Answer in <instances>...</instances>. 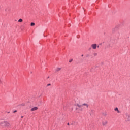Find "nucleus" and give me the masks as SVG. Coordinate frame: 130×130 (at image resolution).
I'll return each instance as SVG.
<instances>
[{
    "mask_svg": "<svg viewBox=\"0 0 130 130\" xmlns=\"http://www.w3.org/2000/svg\"><path fill=\"white\" fill-rule=\"evenodd\" d=\"M61 68L58 67L56 69V72H59V71H61Z\"/></svg>",
    "mask_w": 130,
    "mask_h": 130,
    "instance_id": "8",
    "label": "nucleus"
},
{
    "mask_svg": "<svg viewBox=\"0 0 130 130\" xmlns=\"http://www.w3.org/2000/svg\"><path fill=\"white\" fill-rule=\"evenodd\" d=\"M11 125L10 122L4 120L0 122V126L3 127V128H9Z\"/></svg>",
    "mask_w": 130,
    "mask_h": 130,
    "instance_id": "1",
    "label": "nucleus"
},
{
    "mask_svg": "<svg viewBox=\"0 0 130 130\" xmlns=\"http://www.w3.org/2000/svg\"><path fill=\"white\" fill-rule=\"evenodd\" d=\"M114 110H115V111H117V113H120V111L119 110H118V108H115Z\"/></svg>",
    "mask_w": 130,
    "mask_h": 130,
    "instance_id": "7",
    "label": "nucleus"
},
{
    "mask_svg": "<svg viewBox=\"0 0 130 130\" xmlns=\"http://www.w3.org/2000/svg\"><path fill=\"white\" fill-rule=\"evenodd\" d=\"M23 117H24V116H21V118H23Z\"/></svg>",
    "mask_w": 130,
    "mask_h": 130,
    "instance_id": "17",
    "label": "nucleus"
},
{
    "mask_svg": "<svg viewBox=\"0 0 130 130\" xmlns=\"http://www.w3.org/2000/svg\"><path fill=\"white\" fill-rule=\"evenodd\" d=\"M124 118L125 119L126 121H130V115L128 113H125Z\"/></svg>",
    "mask_w": 130,
    "mask_h": 130,
    "instance_id": "3",
    "label": "nucleus"
},
{
    "mask_svg": "<svg viewBox=\"0 0 130 130\" xmlns=\"http://www.w3.org/2000/svg\"><path fill=\"white\" fill-rule=\"evenodd\" d=\"M18 22H19V23H22V22H23V19H19V20H18Z\"/></svg>",
    "mask_w": 130,
    "mask_h": 130,
    "instance_id": "9",
    "label": "nucleus"
},
{
    "mask_svg": "<svg viewBox=\"0 0 130 130\" xmlns=\"http://www.w3.org/2000/svg\"><path fill=\"white\" fill-rule=\"evenodd\" d=\"M107 123H108V121L107 120L102 121V125L104 126L107 125Z\"/></svg>",
    "mask_w": 130,
    "mask_h": 130,
    "instance_id": "4",
    "label": "nucleus"
},
{
    "mask_svg": "<svg viewBox=\"0 0 130 130\" xmlns=\"http://www.w3.org/2000/svg\"><path fill=\"white\" fill-rule=\"evenodd\" d=\"M91 47H92V49H96V48H97V44H92Z\"/></svg>",
    "mask_w": 130,
    "mask_h": 130,
    "instance_id": "5",
    "label": "nucleus"
},
{
    "mask_svg": "<svg viewBox=\"0 0 130 130\" xmlns=\"http://www.w3.org/2000/svg\"><path fill=\"white\" fill-rule=\"evenodd\" d=\"M13 112L14 113H15V112H17V110L14 111Z\"/></svg>",
    "mask_w": 130,
    "mask_h": 130,
    "instance_id": "12",
    "label": "nucleus"
},
{
    "mask_svg": "<svg viewBox=\"0 0 130 130\" xmlns=\"http://www.w3.org/2000/svg\"><path fill=\"white\" fill-rule=\"evenodd\" d=\"M93 55H94V56H97V53H94L93 54Z\"/></svg>",
    "mask_w": 130,
    "mask_h": 130,
    "instance_id": "11",
    "label": "nucleus"
},
{
    "mask_svg": "<svg viewBox=\"0 0 130 130\" xmlns=\"http://www.w3.org/2000/svg\"><path fill=\"white\" fill-rule=\"evenodd\" d=\"M81 56H82V57L84 56V55H82Z\"/></svg>",
    "mask_w": 130,
    "mask_h": 130,
    "instance_id": "16",
    "label": "nucleus"
},
{
    "mask_svg": "<svg viewBox=\"0 0 130 130\" xmlns=\"http://www.w3.org/2000/svg\"><path fill=\"white\" fill-rule=\"evenodd\" d=\"M72 61H73V60H70L69 62H72Z\"/></svg>",
    "mask_w": 130,
    "mask_h": 130,
    "instance_id": "13",
    "label": "nucleus"
},
{
    "mask_svg": "<svg viewBox=\"0 0 130 130\" xmlns=\"http://www.w3.org/2000/svg\"><path fill=\"white\" fill-rule=\"evenodd\" d=\"M76 106H77L78 107H79V108H80L79 109L78 108H76V110H77L78 111H79V110H80V111H82V110H83V108H82V107H83V106H84L85 107H86V108H89V104H88L87 103H84L83 104H82V105H80L78 103L76 104Z\"/></svg>",
    "mask_w": 130,
    "mask_h": 130,
    "instance_id": "2",
    "label": "nucleus"
},
{
    "mask_svg": "<svg viewBox=\"0 0 130 130\" xmlns=\"http://www.w3.org/2000/svg\"><path fill=\"white\" fill-rule=\"evenodd\" d=\"M30 26H35V23L34 22H31L30 23Z\"/></svg>",
    "mask_w": 130,
    "mask_h": 130,
    "instance_id": "10",
    "label": "nucleus"
},
{
    "mask_svg": "<svg viewBox=\"0 0 130 130\" xmlns=\"http://www.w3.org/2000/svg\"><path fill=\"white\" fill-rule=\"evenodd\" d=\"M48 86H50V84H48Z\"/></svg>",
    "mask_w": 130,
    "mask_h": 130,
    "instance_id": "15",
    "label": "nucleus"
},
{
    "mask_svg": "<svg viewBox=\"0 0 130 130\" xmlns=\"http://www.w3.org/2000/svg\"><path fill=\"white\" fill-rule=\"evenodd\" d=\"M68 125H70V123H68Z\"/></svg>",
    "mask_w": 130,
    "mask_h": 130,
    "instance_id": "14",
    "label": "nucleus"
},
{
    "mask_svg": "<svg viewBox=\"0 0 130 130\" xmlns=\"http://www.w3.org/2000/svg\"><path fill=\"white\" fill-rule=\"evenodd\" d=\"M37 109H38V107H35L32 108L31 109L30 111H35L36 110H37Z\"/></svg>",
    "mask_w": 130,
    "mask_h": 130,
    "instance_id": "6",
    "label": "nucleus"
}]
</instances>
